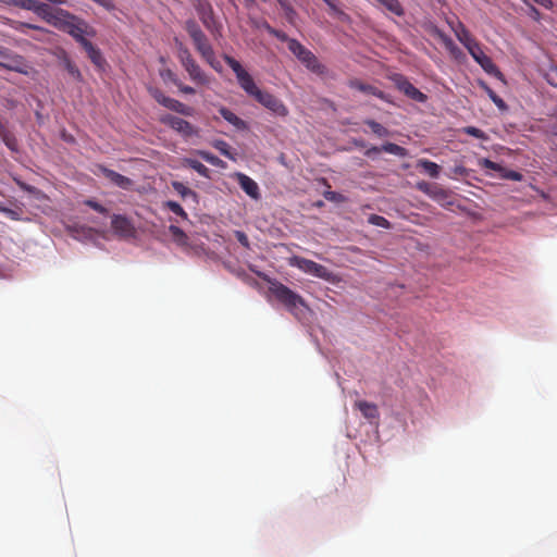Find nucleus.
Returning <instances> with one entry per match:
<instances>
[{"label":"nucleus","instance_id":"f257e3e1","mask_svg":"<svg viewBox=\"0 0 557 557\" xmlns=\"http://www.w3.org/2000/svg\"><path fill=\"white\" fill-rule=\"evenodd\" d=\"M61 15H63V17L61 18L55 28L69 34L81 46H84V42L89 41L87 37L96 36V29L82 17L69 11L62 13Z\"/></svg>","mask_w":557,"mask_h":557},{"label":"nucleus","instance_id":"f03ea898","mask_svg":"<svg viewBox=\"0 0 557 557\" xmlns=\"http://www.w3.org/2000/svg\"><path fill=\"white\" fill-rule=\"evenodd\" d=\"M185 29L191 38L196 50L199 52L201 58L211 65L214 70H218V62L215 60L214 50L206 36L201 30L200 26L193 18L185 22Z\"/></svg>","mask_w":557,"mask_h":557},{"label":"nucleus","instance_id":"7ed1b4c3","mask_svg":"<svg viewBox=\"0 0 557 557\" xmlns=\"http://www.w3.org/2000/svg\"><path fill=\"white\" fill-rule=\"evenodd\" d=\"M269 292L295 317H298L300 307L306 308L305 300L300 295L276 280L269 281Z\"/></svg>","mask_w":557,"mask_h":557},{"label":"nucleus","instance_id":"20e7f679","mask_svg":"<svg viewBox=\"0 0 557 557\" xmlns=\"http://www.w3.org/2000/svg\"><path fill=\"white\" fill-rule=\"evenodd\" d=\"M288 49L311 72L319 75L325 72L319 59L297 39L288 40Z\"/></svg>","mask_w":557,"mask_h":557},{"label":"nucleus","instance_id":"39448f33","mask_svg":"<svg viewBox=\"0 0 557 557\" xmlns=\"http://www.w3.org/2000/svg\"><path fill=\"white\" fill-rule=\"evenodd\" d=\"M225 63L233 70L240 88L253 99L261 91L256 85L252 76L242 66V64L230 55H224Z\"/></svg>","mask_w":557,"mask_h":557},{"label":"nucleus","instance_id":"423d86ee","mask_svg":"<svg viewBox=\"0 0 557 557\" xmlns=\"http://www.w3.org/2000/svg\"><path fill=\"white\" fill-rule=\"evenodd\" d=\"M288 264L319 278L329 280L331 276V272L324 265L299 256L290 257Z\"/></svg>","mask_w":557,"mask_h":557},{"label":"nucleus","instance_id":"0eeeda50","mask_svg":"<svg viewBox=\"0 0 557 557\" xmlns=\"http://www.w3.org/2000/svg\"><path fill=\"white\" fill-rule=\"evenodd\" d=\"M160 122L184 138H190L199 135V129L194 126L190 122L172 114H164L160 117Z\"/></svg>","mask_w":557,"mask_h":557},{"label":"nucleus","instance_id":"6e6552de","mask_svg":"<svg viewBox=\"0 0 557 557\" xmlns=\"http://www.w3.org/2000/svg\"><path fill=\"white\" fill-rule=\"evenodd\" d=\"M389 79L393 82L395 87L409 99L421 103L428 100V96L416 88L403 74L395 73L389 76Z\"/></svg>","mask_w":557,"mask_h":557},{"label":"nucleus","instance_id":"1a4fd4ad","mask_svg":"<svg viewBox=\"0 0 557 557\" xmlns=\"http://www.w3.org/2000/svg\"><path fill=\"white\" fill-rule=\"evenodd\" d=\"M389 79L393 82L395 87L409 99L421 103L428 100V96L416 88L403 74L395 73L389 76Z\"/></svg>","mask_w":557,"mask_h":557},{"label":"nucleus","instance_id":"9d476101","mask_svg":"<svg viewBox=\"0 0 557 557\" xmlns=\"http://www.w3.org/2000/svg\"><path fill=\"white\" fill-rule=\"evenodd\" d=\"M255 100L277 116L286 117L289 113L283 101L271 92L261 90Z\"/></svg>","mask_w":557,"mask_h":557},{"label":"nucleus","instance_id":"9b49d317","mask_svg":"<svg viewBox=\"0 0 557 557\" xmlns=\"http://www.w3.org/2000/svg\"><path fill=\"white\" fill-rule=\"evenodd\" d=\"M468 52L487 74L494 75L496 77L503 76L502 72L498 70L493 60L484 53L480 42L473 45V47H468Z\"/></svg>","mask_w":557,"mask_h":557},{"label":"nucleus","instance_id":"f8f14e48","mask_svg":"<svg viewBox=\"0 0 557 557\" xmlns=\"http://www.w3.org/2000/svg\"><path fill=\"white\" fill-rule=\"evenodd\" d=\"M111 227L115 235L123 238L133 237L135 234V227L126 215L113 214L111 216Z\"/></svg>","mask_w":557,"mask_h":557},{"label":"nucleus","instance_id":"ddd939ff","mask_svg":"<svg viewBox=\"0 0 557 557\" xmlns=\"http://www.w3.org/2000/svg\"><path fill=\"white\" fill-rule=\"evenodd\" d=\"M66 10L60 9V8H52L49 4L45 2H39L36 14L44 18L48 24L52 25L53 27H57L63 15L62 13H65Z\"/></svg>","mask_w":557,"mask_h":557},{"label":"nucleus","instance_id":"4468645a","mask_svg":"<svg viewBox=\"0 0 557 557\" xmlns=\"http://www.w3.org/2000/svg\"><path fill=\"white\" fill-rule=\"evenodd\" d=\"M348 85L350 88L357 89V90L368 94V95L375 96L385 102H392V100L389 99V96L387 94L377 89L373 85L364 84L359 79H351V81H349Z\"/></svg>","mask_w":557,"mask_h":557},{"label":"nucleus","instance_id":"2eb2a0df","mask_svg":"<svg viewBox=\"0 0 557 557\" xmlns=\"http://www.w3.org/2000/svg\"><path fill=\"white\" fill-rule=\"evenodd\" d=\"M99 170L101 173L110 180L114 185L119 186L122 189H129L133 186V181L127 176H124L113 170H110L103 165H99Z\"/></svg>","mask_w":557,"mask_h":557},{"label":"nucleus","instance_id":"dca6fc26","mask_svg":"<svg viewBox=\"0 0 557 557\" xmlns=\"http://www.w3.org/2000/svg\"><path fill=\"white\" fill-rule=\"evenodd\" d=\"M0 66L5 70L14 71L23 75H29L34 71V69L22 55H15L14 58H12L10 63L0 62Z\"/></svg>","mask_w":557,"mask_h":557},{"label":"nucleus","instance_id":"f3484780","mask_svg":"<svg viewBox=\"0 0 557 557\" xmlns=\"http://www.w3.org/2000/svg\"><path fill=\"white\" fill-rule=\"evenodd\" d=\"M184 69L188 73L189 78L195 84L200 86H208L210 84V77L202 71L196 61L185 66Z\"/></svg>","mask_w":557,"mask_h":557},{"label":"nucleus","instance_id":"a211bd4d","mask_svg":"<svg viewBox=\"0 0 557 557\" xmlns=\"http://www.w3.org/2000/svg\"><path fill=\"white\" fill-rule=\"evenodd\" d=\"M355 408H357L370 423L379 420L380 413L375 404L366 400H357Z\"/></svg>","mask_w":557,"mask_h":557},{"label":"nucleus","instance_id":"6ab92c4d","mask_svg":"<svg viewBox=\"0 0 557 557\" xmlns=\"http://www.w3.org/2000/svg\"><path fill=\"white\" fill-rule=\"evenodd\" d=\"M237 182L240 188L251 198L258 199L260 197L258 184L244 173L236 174Z\"/></svg>","mask_w":557,"mask_h":557},{"label":"nucleus","instance_id":"aec40b11","mask_svg":"<svg viewBox=\"0 0 557 557\" xmlns=\"http://www.w3.org/2000/svg\"><path fill=\"white\" fill-rule=\"evenodd\" d=\"M219 113L225 121H227L230 124H232L236 129H238V131L248 129V124L243 119L237 116L234 112H232L230 109H227L225 107H220Z\"/></svg>","mask_w":557,"mask_h":557},{"label":"nucleus","instance_id":"412c9836","mask_svg":"<svg viewBox=\"0 0 557 557\" xmlns=\"http://www.w3.org/2000/svg\"><path fill=\"white\" fill-rule=\"evenodd\" d=\"M203 26L211 33L212 36L216 37L221 35V24L216 21L214 16L213 9L210 13H206L205 15L199 17Z\"/></svg>","mask_w":557,"mask_h":557},{"label":"nucleus","instance_id":"4be33fe9","mask_svg":"<svg viewBox=\"0 0 557 557\" xmlns=\"http://www.w3.org/2000/svg\"><path fill=\"white\" fill-rule=\"evenodd\" d=\"M86 51L90 61L98 67H101L104 64V59L102 58L101 51L89 40L84 42L82 46Z\"/></svg>","mask_w":557,"mask_h":557},{"label":"nucleus","instance_id":"5701e85b","mask_svg":"<svg viewBox=\"0 0 557 557\" xmlns=\"http://www.w3.org/2000/svg\"><path fill=\"white\" fill-rule=\"evenodd\" d=\"M61 62L67 73L77 82H82L83 75L79 69L75 65V63L71 60V58L66 54V52H62Z\"/></svg>","mask_w":557,"mask_h":557},{"label":"nucleus","instance_id":"b1692460","mask_svg":"<svg viewBox=\"0 0 557 557\" xmlns=\"http://www.w3.org/2000/svg\"><path fill=\"white\" fill-rule=\"evenodd\" d=\"M166 109L174 111L178 114L185 115V116H191L194 114V109L174 98H170L168 101Z\"/></svg>","mask_w":557,"mask_h":557},{"label":"nucleus","instance_id":"393cba45","mask_svg":"<svg viewBox=\"0 0 557 557\" xmlns=\"http://www.w3.org/2000/svg\"><path fill=\"white\" fill-rule=\"evenodd\" d=\"M417 166L423 169L424 172L432 178H437L441 173V166L428 159L418 160Z\"/></svg>","mask_w":557,"mask_h":557},{"label":"nucleus","instance_id":"a878e982","mask_svg":"<svg viewBox=\"0 0 557 557\" xmlns=\"http://www.w3.org/2000/svg\"><path fill=\"white\" fill-rule=\"evenodd\" d=\"M183 164L195 170L202 177H210V170L198 160L186 158L183 160Z\"/></svg>","mask_w":557,"mask_h":557},{"label":"nucleus","instance_id":"bb28decb","mask_svg":"<svg viewBox=\"0 0 557 557\" xmlns=\"http://www.w3.org/2000/svg\"><path fill=\"white\" fill-rule=\"evenodd\" d=\"M480 85L499 110L506 111L508 109L506 102L486 83L481 82Z\"/></svg>","mask_w":557,"mask_h":557},{"label":"nucleus","instance_id":"cd10ccee","mask_svg":"<svg viewBox=\"0 0 557 557\" xmlns=\"http://www.w3.org/2000/svg\"><path fill=\"white\" fill-rule=\"evenodd\" d=\"M196 153L202 160H205L206 162L210 163L213 166H216V168H220V169H225L226 168V163L223 160H221L220 158H218L216 156H214L213 153H211L209 151L197 150Z\"/></svg>","mask_w":557,"mask_h":557},{"label":"nucleus","instance_id":"c85d7f7f","mask_svg":"<svg viewBox=\"0 0 557 557\" xmlns=\"http://www.w3.org/2000/svg\"><path fill=\"white\" fill-rule=\"evenodd\" d=\"M381 5H383L391 13L403 16L405 14V10L401 3L398 0H376Z\"/></svg>","mask_w":557,"mask_h":557},{"label":"nucleus","instance_id":"c756f323","mask_svg":"<svg viewBox=\"0 0 557 557\" xmlns=\"http://www.w3.org/2000/svg\"><path fill=\"white\" fill-rule=\"evenodd\" d=\"M169 231L177 245L186 246L188 244V236L181 227L176 225H170Z\"/></svg>","mask_w":557,"mask_h":557},{"label":"nucleus","instance_id":"7c9ffc66","mask_svg":"<svg viewBox=\"0 0 557 557\" xmlns=\"http://www.w3.org/2000/svg\"><path fill=\"white\" fill-rule=\"evenodd\" d=\"M14 29L24 35H28V29L36 30L42 35L48 34V30L45 29L44 27L34 25V24H29V23H24V22H16Z\"/></svg>","mask_w":557,"mask_h":557},{"label":"nucleus","instance_id":"2f4dec72","mask_svg":"<svg viewBox=\"0 0 557 557\" xmlns=\"http://www.w3.org/2000/svg\"><path fill=\"white\" fill-rule=\"evenodd\" d=\"M173 189L182 196V198L191 197L194 199L197 198L196 191L185 186L183 183L174 181L172 182Z\"/></svg>","mask_w":557,"mask_h":557},{"label":"nucleus","instance_id":"473e14b6","mask_svg":"<svg viewBox=\"0 0 557 557\" xmlns=\"http://www.w3.org/2000/svg\"><path fill=\"white\" fill-rule=\"evenodd\" d=\"M382 149L384 152L397 156V157H406L407 156V149L394 144V143H386L382 145Z\"/></svg>","mask_w":557,"mask_h":557},{"label":"nucleus","instance_id":"72a5a7b5","mask_svg":"<svg viewBox=\"0 0 557 557\" xmlns=\"http://www.w3.org/2000/svg\"><path fill=\"white\" fill-rule=\"evenodd\" d=\"M0 136L3 140V143L5 144V146L11 149V150H16L17 149V143H16V139L15 137L10 134L5 128L4 126L0 123Z\"/></svg>","mask_w":557,"mask_h":557},{"label":"nucleus","instance_id":"f704fd0d","mask_svg":"<svg viewBox=\"0 0 557 557\" xmlns=\"http://www.w3.org/2000/svg\"><path fill=\"white\" fill-rule=\"evenodd\" d=\"M193 5L199 17L213 9L209 0H193Z\"/></svg>","mask_w":557,"mask_h":557},{"label":"nucleus","instance_id":"c9c22d12","mask_svg":"<svg viewBox=\"0 0 557 557\" xmlns=\"http://www.w3.org/2000/svg\"><path fill=\"white\" fill-rule=\"evenodd\" d=\"M212 145L216 150L220 151L221 154H223L224 157H226L231 160H235V156L233 154L231 147L226 141H224L222 139H218Z\"/></svg>","mask_w":557,"mask_h":557},{"label":"nucleus","instance_id":"e433bc0d","mask_svg":"<svg viewBox=\"0 0 557 557\" xmlns=\"http://www.w3.org/2000/svg\"><path fill=\"white\" fill-rule=\"evenodd\" d=\"M370 128L371 131L377 135L379 137H386L388 136V129L386 127H384L382 124H380L379 122L374 121V120H367L364 122Z\"/></svg>","mask_w":557,"mask_h":557},{"label":"nucleus","instance_id":"4c0bfd02","mask_svg":"<svg viewBox=\"0 0 557 557\" xmlns=\"http://www.w3.org/2000/svg\"><path fill=\"white\" fill-rule=\"evenodd\" d=\"M164 207L166 209H169L170 211H172L174 214L181 216L182 219H184V220L188 219L186 211L183 209V207L178 202L169 200L164 203Z\"/></svg>","mask_w":557,"mask_h":557},{"label":"nucleus","instance_id":"58836bf2","mask_svg":"<svg viewBox=\"0 0 557 557\" xmlns=\"http://www.w3.org/2000/svg\"><path fill=\"white\" fill-rule=\"evenodd\" d=\"M460 44L468 50V47H473V45L479 41L470 34L468 29H465L460 35L456 36Z\"/></svg>","mask_w":557,"mask_h":557},{"label":"nucleus","instance_id":"ea45409f","mask_svg":"<svg viewBox=\"0 0 557 557\" xmlns=\"http://www.w3.org/2000/svg\"><path fill=\"white\" fill-rule=\"evenodd\" d=\"M433 200L442 202L447 199L448 193L444 188L438 185H434L431 189V194L429 195Z\"/></svg>","mask_w":557,"mask_h":557},{"label":"nucleus","instance_id":"a19ab883","mask_svg":"<svg viewBox=\"0 0 557 557\" xmlns=\"http://www.w3.org/2000/svg\"><path fill=\"white\" fill-rule=\"evenodd\" d=\"M323 1L329 5L332 13L334 15H336L341 21L349 20V16L337 7V4H336L337 0H323Z\"/></svg>","mask_w":557,"mask_h":557},{"label":"nucleus","instance_id":"79ce46f5","mask_svg":"<svg viewBox=\"0 0 557 557\" xmlns=\"http://www.w3.org/2000/svg\"><path fill=\"white\" fill-rule=\"evenodd\" d=\"M149 94L159 104L166 108L171 97L165 96L159 88H149Z\"/></svg>","mask_w":557,"mask_h":557},{"label":"nucleus","instance_id":"37998d69","mask_svg":"<svg viewBox=\"0 0 557 557\" xmlns=\"http://www.w3.org/2000/svg\"><path fill=\"white\" fill-rule=\"evenodd\" d=\"M368 222L372 225H375V226H380V227H383V228H389L391 227V223L387 219H385L384 216L382 215H379V214H370L369 218H368Z\"/></svg>","mask_w":557,"mask_h":557},{"label":"nucleus","instance_id":"c03bdc74","mask_svg":"<svg viewBox=\"0 0 557 557\" xmlns=\"http://www.w3.org/2000/svg\"><path fill=\"white\" fill-rule=\"evenodd\" d=\"M442 41L446 49L453 54L454 57H458L461 54V50L457 47V45L449 38L448 36L441 35Z\"/></svg>","mask_w":557,"mask_h":557},{"label":"nucleus","instance_id":"a18cd8bd","mask_svg":"<svg viewBox=\"0 0 557 557\" xmlns=\"http://www.w3.org/2000/svg\"><path fill=\"white\" fill-rule=\"evenodd\" d=\"M178 59L183 65V67L189 65L190 63L195 62V59L193 58L191 53L186 47H181L178 50Z\"/></svg>","mask_w":557,"mask_h":557},{"label":"nucleus","instance_id":"49530a36","mask_svg":"<svg viewBox=\"0 0 557 557\" xmlns=\"http://www.w3.org/2000/svg\"><path fill=\"white\" fill-rule=\"evenodd\" d=\"M447 24L449 25L450 29L454 32L455 36L460 35L466 28L463 23L456 18H447Z\"/></svg>","mask_w":557,"mask_h":557},{"label":"nucleus","instance_id":"de8ad7c7","mask_svg":"<svg viewBox=\"0 0 557 557\" xmlns=\"http://www.w3.org/2000/svg\"><path fill=\"white\" fill-rule=\"evenodd\" d=\"M499 174L503 178H507V180H511V181H516V182H520L523 177L521 173L513 171V170H507L505 168H503V170L499 171Z\"/></svg>","mask_w":557,"mask_h":557},{"label":"nucleus","instance_id":"09e8293b","mask_svg":"<svg viewBox=\"0 0 557 557\" xmlns=\"http://www.w3.org/2000/svg\"><path fill=\"white\" fill-rule=\"evenodd\" d=\"M16 185L24 191L28 193V194H32V195H35V196H39L41 194V191L35 187V186H32L18 178H14Z\"/></svg>","mask_w":557,"mask_h":557},{"label":"nucleus","instance_id":"8fccbe9b","mask_svg":"<svg viewBox=\"0 0 557 557\" xmlns=\"http://www.w3.org/2000/svg\"><path fill=\"white\" fill-rule=\"evenodd\" d=\"M16 185L24 191L28 193V194H32V195H35V196H39L41 194V191L35 187V186H32L18 178H14Z\"/></svg>","mask_w":557,"mask_h":557},{"label":"nucleus","instance_id":"3c124183","mask_svg":"<svg viewBox=\"0 0 557 557\" xmlns=\"http://www.w3.org/2000/svg\"><path fill=\"white\" fill-rule=\"evenodd\" d=\"M264 27L270 35L276 37L281 41H286L288 44V40L293 39V38H289L284 32L273 28L268 23H265Z\"/></svg>","mask_w":557,"mask_h":557},{"label":"nucleus","instance_id":"603ef678","mask_svg":"<svg viewBox=\"0 0 557 557\" xmlns=\"http://www.w3.org/2000/svg\"><path fill=\"white\" fill-rule=\"evenodd\" d=\"M84 205L101 214H108V209L103 207L101 203L97 202L96 200L87 199L84 201Z\"/></svg>","mask_w":557,"mask_h":557},{"label":"nucleus","instance_id":"864d4df0","mask_svg":"<svg viewBox=\"0 0 557 557\" xmlns=\"http://www.w3.org/2000/svg\"><path fill=\"white\" fill-rule=\"evenodd\" d=\"M17 4L25 10L36 12L39 1H37V0H18Z\"/></svg>","mask_w":557,"mask_h":557},{"label":"nucleus","instance_id":"5fc2aeb1","mask_svg":"<svg viewBox=\"0 0 557 557\" xmlns=\"http://www.w3.org/2000/svg\"><path fill=\"white\" fill-rule=\"evenodd\" d=\"M465 133L470 135V136H473L475 138H479V139H485L486 138V135L485 133L478 128V127H474V126H468L465 128Z\"/></svg>","mask_w":557,"mask_h":557},{"label":"nucleus","instance_id":"6e6d98bb","mask_svg":"<svg viewBox=\"0 0 557 557\" xmlns=\"http://www.w3.org/2000/svg\"><path fill=\"white\" fill-rule=\"evenodd\" d=\"M324 198L329 201H333V202H343L345 200V197L337 193V191H325L323 194Z\"/></svg>","mask_w":557,"mask_h":557},{"label":"nucleus","instance_id":"4d7b16f0","mask_svg":"<svg viewBox=\"0 0 557 557\" xmlns=\"http://www.w3.org/2000/svg\"><path fill=\"white\" fill-rule=\"evenodd\" d=\"M480 164L484 168V169H487V170H493V171H497L499 172L500 170H503V166L490 159H482L480 161Z\"/></svg>","mask_w":557,"mask_h":557},{"label":"nucleus","instance_id":"13d9d810","mask_svg":"<svg viewBox=\"0 0 557 557\" xmlns=\"http://www.w3.org/2000/svg\"><path fill=\"white\" fill-rule=\"evenodd\" d=\"M160 75H161L162 79L170 81L174 85H176V83L180 81L178 77L176 76V74L170 69L163 70L160 73Z\"/></svg>","mask_w":557,"mask_h":557},{"label":"nucleus","instance_id":"bf43d9fd","mask_svg":"<svg viewBox=\"0 0 557 557\" xmlns=\"http://www.w3.org/2000/svg\"><path fill=\"white\" fill-rule=\"evenodd\" d=\"M175 86L178 88V90L182 94H185V95H195L196 94V89L194 87L183 84L181 79L176 83Z\"/></svg>","mask_w":557,"mask_h":557},{"label":"nucleus","instance_id":"052dcab7","mask_svg":"<svg viewBox=\"0 0 557 557\" xmlns=\"http://www.w3.org/2000/svg\"><path fill=\"white\" fill-rule=\"evenodd\" d=\"M434 185L425 182V181H422V182H418L417 183V188L418 190L422 191L423 194L425 195H430L431 194V189Z\"/></svg>","mask_w":557,"mask_h":557},{"label":"nucleus","instance_id":"680f3d73","mask_svg":"<svg viewBox=\"0 0 557 557\" xmlns=\"http://www.w3.org/2000/svg\"><path fill=\"white\" fill-rule=\"evenodd\" d=\"M285 13V16L286 18L293 23L294 20H295V16H296V11L293 9V7L290 4H288L287 7H285L284 9H282Z\"/></svg>","mask_w":557,"mask_h":557},{"label":"nucleus","instance_id":"e2e57ef3","mask_svg":"<svg viewBox=\"0 0 557 557\" xmlns=\"http://www.w3.org/2000/svg\"><path fill=\"white\" fill-rule=\"evenodd\" d=\"M523 2L530 8V15L535 20L539 21L541 18L540 11L532 4L529 3L528 0H523Z\"/></svg>","mask_w":557,"mask_h":557},{"label":"nucleus","instance_id":"0e129e2a","mask_svg":"<svg viewBox=\"0 0 557 557\" xmlns=\"http://www.w3.org/2000/svg\"><path fill=\"white\" fill-rule=\"evenodd\" d=\"M236 238H237V240H238V242H239L244 247H248V246H249L248 237H247V235H246L244 232L237 231V232H236Z\"/></svg>","mask_w":557,"mask_h":557},{"label":"nucleus","instance_id":"69168bd1","mask_svg":"<svg viewBox=\"0 0 557 557\" xmlns=\"http://www.w3.org/2000/svg\"><path fill=\"white\" fill-rule=\"evenodd\" d=\"M382 151H383L382 146L381 147L373 146L366 151V156L372 157L373 154H377Z\"/></svg>","mask_w":557,"mask_h":557},{"label":"nucleus","instance_id":"338daca9","mask_svg":"<svg viewBox=\"0 0 557 557\" xmlns=\"http://www.w3.org/2000/svg\"><path fill=\"white\" fill-rule=\"evenodd\" d=\"M537 4L544 7L547 10H550L553 8V1L552 0H533Z\"/></svg>","mask_w":557,"mask_h":557},{"label":"nucleus","instance_id":"774afa93","mask_svg":"<svg viewBox=\"0 0 557 557\" xmlns=\"http://www.w3.org/2000/svg\"><path fill=\"white\" fill-rule=\"evenodd\" d=\"M11 219L13 220H16L17 219V213L11 209H4L3 210Z\"/></svg>","mask_w":557,"mask_h":557}]
</instances>
